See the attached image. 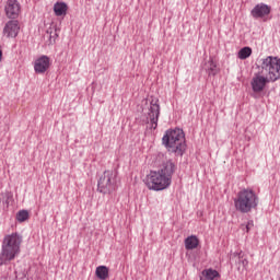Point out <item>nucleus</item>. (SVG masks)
<instances>
[{"label": "nucleus", "mask_w": 280, "mask_h": 280, "mask_svg": "<svg viewBox=\"0 0 280 280\" xmlns=\"http://www.w3.org/2000/svg\"><path fill=\"white\" fill-rule=\"evenodd\" d=\"M259 69L250 82L254 93H261L268 82L280 80V59L269 56L261 60Z\"/></svg>", "instance_id": "f257e3e1"}, {"label": "nucleus", "mask_w": 280, "mask_h": 280, "mask_svg": "<svg viewBox=\"0 0 280 280\" xmlns=\"http://www.w3.org/2000/svg\"><path fill=\"white\" fill-rule=\"evenodd\" d=\"M23 237L19 233H12L4 236L0 252V266H8L14 261L21 254V243Z\"/></svg>", "instance_id": "f03ea898"}, {"label": "nucleus", "mask_w": 280, "mask_h": 280, "mask_svg": "<svg viewBox=\"0 0 280 280\" xmlns=\"http://www.w3.org/2000/svg\"><path fill=\"white\" fill-rule=\"evenodd\" d=\"M162 143L167 148L168 152H172L175 156H183L185 150H187L185 131L180 128L166 130L162 138Z\"/></svg>", "instance_id": "7ed1b4c3"}, {"label": "nucleus", "mask_w": 280, "mask_h": 280, "mask_svg": "<svg viewBox=\"0 0 280 280\" xmlns=\"http://www.w3.org/2000/svg\"><path fill=\"white\" fill-rule=\"evenodd\" d=\"M258 206L259 196L250 188H244L234 198V207L240 213H250Z\"/></svg>", "instance_id": "20e7f679"}, {"label": "nucleus", "mask_w": 280, "mask_h": 280, "mask_svg": "<svg viewBox=\"0 0 280 280\" xmlns=\"http://www.w3.org/2000/svg\"><path fill=\"white\" fill-rule=\"evenodd\" d=\"M144 185L153 191H163L172 185V182L159 171H151L144 178Z\"/></svg>", "instance_id": "39448f33"}, {"label": "nucleus", "mask_w": 280, "mask_h": 280, "mask_svg": "<svg viewBox=\"0 0 280 280\" xmlns=\"http://www.w3.org/2000/svg\"><path fill=\"white\" fill-rule=\"evenodd\" d=\"M117 189V171L107 170L98 178L97 191L100 194H113Z\"/></svg>", "instance_id": "423d86ee"}, {"label": "nucleus", "mask_w": 280, "mask_h": 280, "mask_svg": "<svg viewBox=\"0 0 280 280\" xmlns=\"http://www.w3.org/2000/svg\"><path fill=\"white\" fill-rule=\"evenodd\" d=\"M160 116H161V105H159V98H152L150 102L148 118L150 119L151 128L153 130H156L159 126Z\"/></svg>", "instance_id": "0eeeda50"}, {"label": "nucleus", "mask_w": 280, "mask_h": 280, "mask_svg": "<svg viewBox=\"0 0 280 280\" xmlns=\"http://www.w3.org/2000/svg\"><path fill=\"white\" fill-rule=\"evenodd\" d=\"M20 31L21 26L19 25V22L16 20H10L5 23L2 34L7 38H16Z\"/></svg>", "instance_id": "6e6552de"}, {"label": "nucleus", "mask_w": 280, "mask_h": 280, "mask_svg": "<svg viewBox=\"0 0 280 280\" xmlns=\"http://www.w3.org/2000/svg\"><path fill=\"white\" fill-rule=\"evenodd\" d=\"M4 12L8 19H19L21 14V3L16 0H8L4 7Z\"/></svg>", "instance_id": "1a4fd4ad"}, {"label": "nucleus", "mask_w": 280, "mask_h": 280, "mask_svg": "<svg viewBox=\"0 0 280 280\" xmlns=\"http://www.w3.org/2000/svg\"><path fill=\"white\" fill-rule=\"evenodd\" d=\"M159 173L163 174L168 180L172 183V176L176 172V163L172 160H167L162 163L161 168L158 171Z\"/></svg>", "instance_id": "9d476101"}, {"label": "nucleus", "mask_w": 280, "mask_h": 280, "mask_svg": "<svg viewBox=\"0 0 280 280\" xmlns=\"http://www.w3.org/2000/svg\"><path fill=\"white\" fill-rule=\"evenodd\" d=\"M271 8L266 3H258L250 11V14L254 19H264V16H268L270 14Z\"/></svg>", "instance_id": "9b49d317"}, {"label": "nucleus", "mask_w": 280, "mask_h": 280, "mask_svg": "<svg viewBox=\"0 0 280 280\" xmlns=\"http://www.w3.org/2000/svg\"><path fill=\"white\" fill-rule=\"evenodd\" d=\"M50 67V60L47 56L39 57L34 63L35 73H45Z\"/></svg>", "instance_id": "f8f14e48"}, {"label": "nucleus", "mask_w": 280, "mask_h": 280, "mask_svg": "<svg viewBox=\"0 0 280 280\" xmlns=\"http://www.w3.org/2000/svg\"><path fill=\"white\" fill-rule=\"evenodd\" d=\"M220 279V272L218 270L209 268L201 271L199 280H218Z\"/></svg>", "instance_id": "ddd939ff"}, {"label": "nucleus", "mask_w": 280, "mask_h": 280, "mask_svg": "<svg viewBox=\"0 0 280 280\" xmlns=\"http://www.w3.org/2000/svg\"><path fill=\"white\" fill-rule=\"evenodd\" d=\"M205 71L208 73V75H218V73H220V68H218V65L215 61H213V58L210 57L206 62Z\"/></svg>", "instance_id": "4468645a"}, {"label": "nucleus", "mask_w": 280, "mask_h": 280, "mask_svg": "<svg viewBox=\"0 0 280 280\" xmlns=\"http://www.w3.org/2000/svg\"><path fill=\"white\" fill-rule=\"evenodd\" d=\"M186 250H194L195 248H198V245L200 244V240H198V236L190 235L185 238L184 241Z\"/></svg>", "instance_id": "2eb2a0df"}, {"label": "nucleus", "mask_w": 280, "mask_h": 280, "mask_svg": "<svg viewBox=\"0 0 280 280\" xmlns=\"http://www.w3.org/2000/svg\"><path fill=\"white\" fill-rule=\"evenodd\" d=\"M67 10H69V5L66 2H56L54 4V12L56 16H67Z\"/></svg>", "instance_id": "dca6fc26"}, {"label": "nucleus", "mask_w": 280, "mask_h": 280, "mask_svg": "<svg viewBox=\"0 0 280 280\" xmlns=\"http://www.w3.org/2000/svg\"><path fill=\"white\" fill-rule=\"evenodd\" d=\"M108 272H109L108 267H106V266H98V267H96L95 276L100 280H106V279H108Z\"/></svg>", "instance_id": "f3484780"}, {"label": "nucleus", "mask_w": 280, "mask_h": 280, "mask_svg": "<svg viewBox=\"0 0 280 280\" xmlns=\"http://www.w3.org/2000/svg\"><path fill=\"white\" fill-rule=\"evenodd\" d=\"M252 55H253V49L250 47H243L238 51L240 60H246V58H250Z\"/></svg>", "instance_id": "a211bd4d"}, {"label": "nucleus", "mask_w": 280, "mask_h": 280, "mask_svg": "<svg viewBox=\"0 0 280 280\" xmlns=\"http://www.w3.org/2000/svg\"><path fill=\"white\" fill-rule=\"evenodd\" d=\"M233 257H237L238 264L240 266H243V268H246V266H248V259L244 258V252L234 253L231 256V259H233Z\"/></svg>", "instance_id": "6ab92c4d"}, {"label": "nucleus", "mask_w": 280, "mask_h": 280, "mask_svg": "<svg viewBox=\"0 0 280 280\" xmlns=\"http://www.w3.org/2000/svg\"><path fill=\"white\" fill-rule=\"evenodd\" d=\"M16 220L18 222H25L30 220V212L27 210H20L16 213Z\"/></svg>", "instance_id": "aec40b11"}, {"label": "nucleus", "mask_w": 280, "mask_h": 280, "mask_svg": "<svg viewBox=\"0 0 280 280\" xmlns=\"http://www.w3.org/2000/svg\"><path fill=\"white\" fill-rule=\"evenodd\" d=\"M255 226L254 222L253 221H248L247 224H246V230H247V233L248 231H250V229Z\"/></svg>", "instance_id": "412c9836"}, {"label": "nucleus", "mask_w": 280, "mask_h": 280, "mask_svg": "<svg viewBox=\"0 0 280 280\" xmlns=\"http://www.w3.org/2000/svg\"><path fill=\"white\" fill-rule=\"evenodd\" d=\"M1 58H3V51H1L0 49V62H1Z\"/></svg>", "instance_id": "4be33fe9"}]
</instances>
